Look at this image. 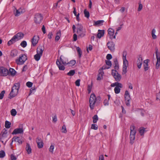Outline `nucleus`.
Instances as JSON below:
<instances>
[{"instance_id":"f257e3e1","label":"nucleus","mask_w":160,"mask_h":160,"mask_svg":"<svg viewBox=\"0 0 160 160\" xmlns=\"http://www.w3.org/2000/svg\"><path fill=\"white\" fill-rule=\"evenodd\" d=\"M20 84L19 82L15 83L12 87L11 91L9 94V98L12 99L17 95L18 92V90L20 88Z\"/></svg>"},{"instance_id":"f03ea898","label":"nucleus","mask_w":160,"mask_h":160,"mask_svg":"<svg viewBox=\"0 0 160 160\" xmlns=\"http://www.w3.org/2000/svg\"><path fill=\"white\" fill-rule=\"evenodd\" d=\"M77 33L78 37H83L85 35L86 31L82 25L78 24L77 27Z\"/></svg>"},{"instance_id":"7ed1b4c3","label":"nucleus","mask_w":160,"mask_h":160,"mask_svg":"<svg viewBox=\"0 0 160 160\" xmlns=\"http://www.w3.org/2000/svg\"><path fill=\"white\" fill-rule=\"evenodd\" d=\"M27 59V57L26 55L25 54H22L18 59L16 60L15 62L17 64L22 65L24 63Z\"/></svg>"},{"instance_id":"20e7f679","label":"nucleus","mask_w":160,"mask_h":160,"mask_svg":"<svg viewBox=\"0 0 160 160\" xmlns=\"http://www.w3.org/2000/svg\"><path fill=\"white\" fill-rule=\"evenodd\" d=\"M111 86L112 87L116 86L114 89L115 93L116 94L119 93L121 90L120 88H122V84L118 82L112 84L111 85Z\"/></svg>"},{"instance_id":"39448f33","label":"nucleus","mask_w":160,"mask_h":160,"mask_svg":"<svg viewBox=\"0 0 160 160\" xmlns=\"http://www.w3.org/2000/svg\"><path fill=\"white\" fill-rule=\"evenodd\" d=\"M112 74L115 80L118 82L120 81L121 78V75L115 70H112Z\"/></svg>"},{"instance_id":"423d86ee","label":"nucleus","mask_w":160,"mask_h":160,"mask_svg":"<svg viewBox=\"0 0 160 160\" xmlns=\"http://www.w3.org/2000/svg\"><path fill=\"white\" fill-rule=\"evenodd\" d=\"M155 50V54L157 59L156 64V68L158 69L159 68L160 65V53L158 52V48H156Z\"/></svg>"},{"instance_id":"0eeeda50","label":"nucleus","mask_w":160,"mask_h":160,"mask_svg":"<svg viewBox=\"0 0 160 160\" xmlns=\"http://www.w3.org/2000/svg\"><path fill=\"white\" fill-rule=\"evenodd\" d=\"M8 70L3 67H0V76H5L9 74Z\"/></svg>"},{"instance_id":"6e6552de","label":"nucleus","mask_w":160,"mask_h":160,"mask_svg":"<svg viewBox=\"0 0 160 160\" xmlns=\"http://www.w3.org/2000/svg\"><path fill=\"white\" fill-rule=\"evenodd\" d=\"M42 18L41 14L37 13L35 15L34 21L36 23L39 24L41 22Z\"/></svg>"},{"instance_id":"1a4fd4ad","label":"nucleus","mask_w":160,"mask_h":160,"mask_svg":"<svg viewBox=\"0 0 160 160\" xmlns=\"http://www.w3.org/2000/svg\"><path fill=\"white\" fill-rule=\"evenodd\" d=\"M136 63L138 68L139 69H140L142 63V58L141 55H140L138 56Z\"/></svg>"},{"instance_id":"9d476101","label":"nucleus","mask_w":160,"mask_h":160,"mask_svg":"<svg viewBox=\"0 0 160 160\" xmlns=\"http://www.w3.org/2000/svg\"><path fill=\"white\" fill-rule=\"evenodd\" d=\"M36 142L38 148H41L43 147V143L42 140L40 138L37 137L36 138Z\"/></svg>"},{"instance_id":"9b49d317","label":"nucleus","mask_w":160,"mask_h":160,"mask_svg":"<svg viewBox=\"0 0 160 160\" xmlns=\"http://www.w3.org/2000/svg\"><path fill=\"white\" fill-rule=\"evenodd\" d=\"M114 32V31L113 29L112 28H109L108 29V33L109 35L110 38L111 39L113 38L115 39L116 38L115 35L113 36Z\"/></svg>"},{"instance_id":"f8f14e48","label":"nucleus","mask_w":160,"mask_h":160,"mask_svg":"<svg viewBox=\"0 0 160 160\" xmlns=\"http://www.w3.org/2000/svg\"><path fill=\"white\" fill-rule=\"evenodd\" d=\"M39 37L37 36H34L31 40L32 45L35 46L36 45L39 40Z\"/></svg>"},{"instance_id":"ddd939ff","label":"nucleus","mask_w":160,"mask_h":160,"mask_svg":"<svg viewBox=\"0 0 160 160\" xmlns=\"http://www.w3.org/2000/svg\"><path fill=\"white\" fill-rule=\"evenodd\" d=\"M23 130L22 126L21 127L15 129L12 133V134H16L19 133H22L23 132Z\"/></svg>"},{"instance_id":"4468645a","label":"nucleus","mask_w":160,"mask_h":160,"mask_svg":"<svg viewBox=\"0 0 160 160\" xmlns=\"http://www.w3.org/2000/svg\"><path fill=\"white\" fill-rule=\"evenodd\" d=\"M107 45L108 49L111 51L113 52L115 50V44L112 42H108L107 43Z\"/></svg>"},{"instance_id":"2eb2a0df","label":"nucleus","mask_w":160,"mask_h":160,"mask_svg":"<svg viewBox=\"0 0 160 160\" xmlns=\"http://www.w3.org/2000/svg\"><path fill=\"white\" fill-rule=\"evenodd\" d=\"M149 62V60L148 59L145 60L143 61V67L144 71H147L149 69L148 63Z\"/></svg>"},{"instance_id":"dca6fc26","label":"nucleus","mask_w":160,"mask_h":160,"mask_svg":"<svg viewBox=\"0 0 160 160\" xmlns=\"http://www.w3.org/2000/svg\"><path fill=\"white\" fill-rule=\"evenodd\" d=\"M24 36V35L23 33L19 32L15 35L14 36L18 41L22 38Z\"/></svg>"},{"instance_id":"f3484780","label":"nucleus","mask_w":160,"mask_h":160,"mask_svg":"<svg viewBox=\"0 0 160 160\" xmlns=\"http://www.w3.org/2000/svg\"><path fill=\"white\" fill-rule=\"evenodd\" d=\"M99 73L98 75L97 80H100L102 79L103 76L104 74V72L102 69H99Z\"/></svg>"},{"instance_id":"a211bd4d","label":"nucleus","mask_w":160,"mask_h":160,"mask_svg":"<svg viewBox=\"0 0 160 160\" xmlns=\"http://www.w3.org/2000/svg\"><path fill=\"white\" fill-rule=\"evenodd\" d=\"M44 48L42 46H38L37 49V53L42 56Z\"/></svg>"},{"instance_id":"6ab92c4d","label":"nucleus","mask_w":160,"mask_h":160,"mask_svg":"<svg viewBox=\"0 0 160 160\" xmlns=\"http://www.w3.org/2000/svg\"><path fill=\"white\" fill-rule=\"evenodd\" d=\"M18 51L16 49L12 50L10 53V56L12 58L18 56Z\"/></svg>"},{"instance_id":"aec40b11","label":"nucleus","mask_w":160,"mask_h":160,"mask_svg":"<svg viewBox=\"0 0 160 160\" xmlns=\"http://www.w3.org/2000/svg\"><path fill=\"white\" fill-rule=\"evenodd\" d=\"M60 61V62H62V64L64 65L68 64V59L66 58H64L63 57L61 56Z\"/></svg>"},{"instance_id":"412c9836","label":"nucleus","mask_w":160,"mask_h":160,"mask_svg":"<svg viewBox=\"0 0 160 160\" xmlns=\"http://www.w3.org/2000/svg\"><path fill=\"white\" fill-rule=\"evenodd\" d=\"M130 135H133L135 136L136 133V131L135 129V127L133 125H132L130 127Z\"/></svg>"},{"instance_id":"4be33fe9","label":"nucleus","mask_w":160,"mask_h":160,"mask_svg":"<svg viewBox=\"0 0 160 160\" xmlns=\"http://www.w3.org/2000/svg\"><path fill=\"white\" fill-rule=\"evenodd\" d=\"M56 63L60 70H64L65 69V68L64 67L63 65H61L60 62L58 59L57 60Z\"/></svg>"},{"instance_id":"5701e85b","label":"nucleus","mask_w":160,"mask_h":160,"mask_svg":"<svg viewBox=\"0 0 160 160\" xmlns=\"http://www.w3.org/2000/svg\"><path fill=\"white\" fill-rule=\"evenodd\" d=\"M104 21L103 20H99L96 21H94L93 26H100L103 25V23Z\"/></svg>"},{"instance_id":"b1692460","label":"nucleus","mask_w":160,"mask_h":160,"mask_svg":"<svg viewBox=\"0 0 160 160\" xmlns=\"http://www.w3.org/2000/svg\"><path fill=\"white\" fill-rule=\"evenodd\" d=\"M17 40L16 39L15 37L13 36L12 39L10 40L8 42L7 44L8 46H10V45L13 44L14 43L16 42Z\"/></svg>"},{"instance_id":"393cba45","label":"nucleus","mask_w":160,"mask_h":160,"mask_svg":"<svg viewBox=\"0 0 160 160\" xmlns=\"http://www.w3.org/2000/svg\"><path fill=\"white\" fill-rule=\"evenodd\" d=\"M61 35V31L60 30L57 31L56 34L55 38V40L56 41H58L60 39Z\"/></svg>"},{"instance_id":"a878e982","label":"nucleus","mask_w":160,"mask_h":160,"mask_svg":"<svg viewBox=\"0 0 160 160\" xmlns=\"http://www.w3.org/2000/svg\"><path fill=\"white\" fill-rule=\"evenodd\" d=\"M12 142L13 141L17 142L19 144H22V141L18 137H15L12 138Z\"/></svg>"},{"instance_id":"bb28decb","label":"nucleus","mask_w":160,"mask_h":160,"mask_svg":"<svg viewBox=\"0 0 160 160\" xmlns=\"http://www.w3.org/2000/svg\"><path fill=\"white\" fill-rule=\"evenodd\" d=\"M7 130L4 128L1 132L0 135H2V138H5L7 137Z\"/></svg>"},{"instance_id":"cd10ccee","label":"nucleus","mask_w":160,"mask_h":160,"mask_svg":"<svg viewBox=\"0 0 160 160\" xmlns=\"http://www.w3.org/2000/svg\"><path fill=\"white\" fill-rule=\"evenodd\" d=\"M24 12V10H23L21 8H20L18 10H16V12L14 13V14L16 16H18L21 14L23 13Z\"/></svg>"},{"instance_id":"c85d7f7f","label":"nucleus","mask_w":160,"mask_h":160,"mask_svg":"<svg viewBox=\"0 0 160 160\" xmlns=\"http://www.w3.org/2000/svg\"><path fill=\"white\" fill-rule=\"evenodd\" d=\"M98 33L97 34V36L98 38H100L104 35V30H98Z\"/></svg>"},{"instance_id":"c756f323","label":"nucleus","mask_w":160,"mask_h":160,"mask_svg":"<svg viewBox=\"0 0 160 160\" xmlns=\"http://www.w3.org/2000/svg\"><path fill=\"white\" fill-rule=\"evenodd\" d=\"M9 73V74H10V75L12 76H14L16 73V71L12 68H10L8 71Z\"/></svg>"},{"instance_id":"7c9ffc66","label":"nucleus","mask_w":160,"mask_h":160,"mask_svg":"<svg viewBox=\"0 0 160 160\" xmlns=\"http://www.w3.org/2000/svg\"><path fill=\"white\" fill-rule=\"evenodd\" d=\"M26 149L27 153L28 154H29L32 152L31 148L30 145L28 143H27L26 147Z\"/></svg>"},{"instance_id":"2f4dec72","label":"nucleus","mask_w":160,"mask_h":160,"mask_svg":"<svg viewBox=\"0 0 160 160\" xmlns=\"http://www.w3.org/2000/svg\"><path fill=\"white\" fill-rule=\"evenodd\" d=\"M125 100H130L131 99L129 93L128 91L126 90L124 94Z\"/></svg>"},{"instance_id":"473e14b6","label":"nucleus","mask_w":160,"mask_h":160,"mask_svg":"<svg viewBox=\"0 0 160 160\" xmlns=\"http://www.w3.org/2000/svg\"><path fill=\"white\" fill-rule=\"evenodd\" d=\"M89 101L90 107L91 109H93L94 107L95 103L96 101Z\"/></svg>"},{"instance_id":"72a5a7b5","label":"nucleus","mask_w":160,"mask_h":160,"mask_svg":"<svg viewBox=\"0 0 160 160\" xmlns=\"http://www.w3.org/2000/svg\"><path fill=\"white\" fill-rule=\"evenodd\" d=\"M156 32V30L155 29H153L152 31L151 35L152 38L153 39H156L157 38V36L155 34Z\"/></svg>"},{"instance_id":"f704fd0d","label":"nucleus","mask_w":160,"mask_h":160,"mask_svg":"<svg viewBox=\"0 0 160 160\" xmlns=\"http://www.w3.org/2000/svg\"><path fill=\"white\" fill-rule=\"evenodd\" d=\"M76 50L78 55L79 58H80L82 54V52L79 47H77L76 48Z\"/></svg>"},{"instance_id":"c9c22d12","label":"nucleus","mask_w":160,"mask_h":160,"mask_svg":"<svg viewBox=\"0 0 160 160\" xmlns=\"http://www.w3.org/2000/svg\"><path fill=\"white\" fill-rule=\"evenodd\" d=\"M123 62L122 66L128 67V62L127 59H125V58L124 60H123Z\"/></svg>"},{"instance_id":"e433bc0d","label":"nucleus","mask_w":160,"mask_h":160,"mask_svg":"<svg viewBox=\"0 0 160 160\" xmlns=\"http://www.w3.org/2000/svg\"><path fill=\"white\" fill-rule=\"evenodd\" d=\"M145 128L143 127H142L140 128L139 132L141 135H143L145 132Z\"/></svg>"},{"instance_id":"4c0bfd02","label":"nucleus","mask_w":160,"mask_h":160,"mask_svg":"<svg viewBox=\"0 0 160 160\" xmlns=\"http://www.w3.org/2000/svg\"><path fill=\"white\" fill-rule=\"evenodd\" d=\"M75 73V71L74 70H70L69 72L67 73V75L69 76H73Z\"/></svg>"},{"instance_id":"58836bf2","label":"nucleus","mask_w":160,"mask_h":160,"mask_svg":"<svg viewBox=\"0 0 160 160\" xmlns=\"http://www.w3.org/2000/svg\"><path fill=\"white\" fill-rule=\"evenodd\" d=\"M41 56L42 55L37 53L34 56V58L36 61H38L40 59Z\"/></svg>"},{"instance_id":"ea45409f","label":"nucleus","mask_w":160,"mask_h":160,"mask_svg":"<svg viewBox=\"0 0 160 160\" xmlns=\"http://www.w3.org/2000/svg\"><path fill=\"white\" fill-rule=\"evenodd\" d=\"M11 123L8 121H6L5 122V126L6 128H9L10 127Z\"/></svg>"},{"instance_id":"a19ab883","label":"nucleus","mask_w":160,"mask_h":160,"mask_svg":"<svg viewBox=\"0 0 160 160\" xmlns=\"http://www.w3.org/2000/svg\"><path fill=\"white\" fill-rule=\"evenodd\" d=\"M135 138V136L133 135H130V142L131 144H132Z\"/></svg>"},{"instance_id":"79ce46f5","label":"nucleus","mask_w":160,"mask_h":160,"mask_svg":"<svg viewBox=\"0 0 160 160\" xmlns=\"http://www.w3.org/2000/svg\"><path fill=\"white\" fill-rule=\"evenodd\" d=\"M76 63V61L75 60H72L69 62H68V65L69 66H72L74 65Z\"/></svg>"},{"instance_id":"37998d69","label":"nucleus","mask_w":160,"mask_h":160,"mask_svg":"<svg viewBox=\"0 0 160 160\" xmlns=\"http://www.w3.org/2000/svg\"><path fill=\"white\" fill-rule=\"evenodd\" d=\"M93 119V122L94 123H95L97 122V121L98 120V116L97 115H94L92 117Z\"/></svg>"},{"instance_id":"c03bdc74","label":"nucleus","mask_w":160,"mask_h":160,"mask_svg":"<svg viewBox=\"0 0 160 160\" xmlns=\"http://www.w3.org/2000/svg\"><path fill=\"white\" fill-rule=\"evenodd\" d=\"M89 100H96V98L94 94L92 93L91 95Z\"/></svg>"},{"instance_id":"a18cd8bd","label":"nucleus","mask_w":160,"mask_h":160,"mask_svg":"<svg viewBox=\"0 0 160 160\" xmlns=\"http://www.w3.org/2000/svg\"><path fill=\"white\" fill-rule=\"evenodd\" d=\"M84 14L85 17H86L87 18H89V16H90V14H89V12L87 11L86 10V9H85L84 10Z\"/></svg>"},{"instance_id":"49530a36","label":"nucleus","mask_w":160,"mask_h":160,"mask_svg":"<svg viewBox=\"0 0 160 160\" xmlns=\"http://www.w3.org/2000/svg\"><path fill=\"white\" fill-rule=\"evenodd\" d=\"M20 45L23 48H25L27 45V42L25 41H23L20 43Z\"/></svg>"},{"instance_id":"de8ad7c7","label":"nucleus","mask_w":160,"mask_h":160,"mask_svg":"<svg viewBox=\"0 0 160 160\" xmlns=\"http://www.w3.org/2000/svg\"><path fill=\"white\" fill-rule=\"evenodd\" d=\"M11 114L12 116H14L17 114V112L15 109H13L11 111Z\"/></svg>"},{"instance_id":"09e8293b","label":"nucleus","mask_w":160,"mask_h":160,"mask_svg":"<svg viewBox=\"0 0 160 160\" xmlns=\"http://www.w3.org/2000/svg\"><path fill=\"white\" fill-rule=\"evenodd\" d=\"M62 133H66L67 131L66 128V126L65 125H64L62 128Z\"/></svg>"},{"instance_id":"8fccbe9b","label":"nucleus","mask_w":160,"mask_h":160,"mask_svg":"<svg viewBox=\"0 0 160 160\" xmlns=\"http://www.w3.org/2000/svg\"><path fill=\"white\" fill-rule=\"evenodd\" d=\"M5 156V152L3 150L0 151V158H3Z\"/></svg>"},{"instance_id":"3c124183","label":"nucleus","mask_w":160,"mask_h":160,"mask_svg":"<svg viewBox=\"0 0 160 160\" xmlns=\"http://www.w3.org/2000/svg\"><path fill=\"white\" fill-rule=\"evenodd\" d=\"M105 62L107 65L108 66V67L110 68L112 66V63L109 60H106L105 61Z\"/></svg>"},{"instance_id":"603ef678","label":"nucleus","mask_w":160,"mask_h":160,"mask_svg":"<svg viewBox=\"0 0 160 160\" xmlns=\"http://www.w3.org/2000/svg\"><path fill=\"white\" fill-rule=\"evenodd\" d=\"M53 36V34L52 32H49L48 35V38L49 39H51L52 38Z\"/></svg>"},{"instance_id":"864d4df0","label":"nucleus","mask_w":160,"mask_h":160,"mask_svg":"<svg viewBox=\"0 0 160 160\" xmlns=\"http://www.w3.org/2000/svg\"><path fill=\"white\" fill-rule=\"evenodd\" d=\"M127 68V67L122 66V74H124L126 73Z\"/></svg>"},{"instance_id":"5fc2aeb1","label":"nucleus","mask_w":160,"mask_h":160,"mask_svg":"<svg viewBox=\"0 0 160 160\" xmlns=\"http://www.w3.org/2000/svg\"><path fill=\"white\" fill-rule=\"evenodd\" d=\"M33 85V83L30 82H28L26 83V85L28 88H31Z\"/></svg>"},{"instance_id":"6e6d98bb","label":"nucleus","mask_w":160,"mask_h":160,"mask_svg":"<svg viewBox=\"0 0 160 160\" xmlns=\"http://www.w3.org/2000/svg\"><path fill=\"white\" fill-rule=\"evenodd\" d=\"M5 93V91L3 90L0 93V99H2L4 96V94Z\"/></svg>"},{"instance_id":"4d7b16f0","label":"nucleus","mask_w":160,"mask_h":160,"mask_svg":"<svg viewBox=\"0 0 160 160\" xmlns=\"http://www.w3.org/2000/svg\"><path fill=\"white\" fill-rule=\"evenodd\" d=\"M91 128L92 129L97 130L98 128V126L97 125L93 124L92 125Z\"/></svg>"},{"instance_id":"13d9d810","label":"nucleus","mask_w":160,"mask_h":160,"mask_svg":"<svg viewBox=\"0 0 160 160\" xmlns=\"http://www.w3.org/2000/svg\"><path fill=\"white\" fill-rule=\"evenodd\" d=\"M143 8V5L141 3H139V6L138 8V11H140Z\"/></svg>"},{"instance_id":"bf43d9fd","label":"nucleus","mask_w":160,"mask_h":160,"mask_svg":"<svg viewBox=\"0 0 160 160\" xmlns=\"http://www.w3.org/2000/svg\"><path fill=\"white\" fill-rule=\"evenodd\" d=\"M54 148V146L52 145H51L49 148V151L50 152L53 153V150Z\"/></svg>"},{"instance_id":"052dcab7","label":"nucleus","mask_w":160,"mask_h":160,"mask_svg":"<svg viewBox=\"0 0 160 160\" xmlns=\"http://www.w3.org/2000/svg\"><path fill=\"white\" fill-rule=\"evenodd\" d=\"M80 80L78 79L75 82V84L76 86H79L80 85Z\"/></svg>"},{"instance_id":"680f3d73","label":"nucleus","mask_w":160,"mask_h":160,"mask_svg":"<svg viewBox=\"0 0 160 160\" xmlns=\"http://www.w3.org/2000/svg\"><path fill=\"white\" fill-rule=\"evenodd\" d=\"M92 88V86L91 85H88V93H90L91 91Z\"/></svg>"},{"instance_id":"e2e57ef3","label":"nucleus","mask_w":160,"mask_h":160,"mask_svg":"<svg viewBox=\"0 0 160 160\" xmlns=\"http://www.w3.org/2000/svg\"><path fill=\"white\" fill-rule=\"evenodd\" d=\"M112 58V55L110 54H108L106 56V58L108 60H110Z\"/></svg>"},{"instance_id":"0e129e2a","label":"nucleus","mask_w":160,"mask_h":160,"mask_svg":"<svg viewBox=\"0 0 160 160\" xmlns=\"http://www.w3.org/2000/svg\"><path fill=\"white\" fill-rule=\"evenodd\" d=\"M127 52L126 51H124L122 54V60H124V58L126 59Z\"/></svg>"},{"instance_id":"69168bd1","label":"nucleus","mask_w":160,"mask_h":160,"mask_svg":"<svg viewBox=\"0 0 160 160\" xmlns=\"http://www.w3.org/2000/svg\"><path fill=\"white\" fill-rule=\"evenodd\" d=\"M109 68V67H108V66H107L106 65H105L103 66L100 69H102V71H103V70L108 69Z\"/></svg>"},{"instance_id":"338daca9","label":"nucleus","mask_w":160,"mask_h":160,"mask_svg":"<svg viewBox=\"0 0 160 160\" xmlns=\"http://www.w3.org/2000/svg\"><path fill=\"white\" fill-rule=\"evenodd\" d=\"M11 159L12 160H16L17 158L13 154H12L11 155Z\"/></svg>"},{"instance_id":"774afa93","label":"nucleus","mask_w":160,"mask_h":160,"mask_svg":"<svg viewBox=\"0 0 160 160\" xmlns=\"http://www.w3.org/2000/svg\"><path fill=\"white\" fill-rule=\"evenodd\" d=\"M139 111L142 116H143L145 113V111L143 109H139Z\"/></svg>"}]
</instances>
